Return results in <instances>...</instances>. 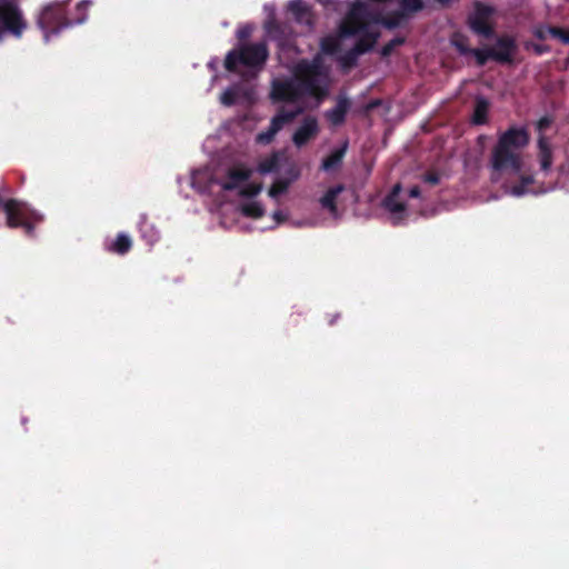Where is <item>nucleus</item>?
<instances>
[{
  "label": "nucleus",
  "instance_id": "obj_1",
  "mask_svg": "<svg viewBox=\"0 0 569 569\" xmlns=\"http://www.w3.org/2000/svg\"><path fill=\"white\" fill-rule=\"evenodd\" d=\"M529 142L527 129L512 126L499 134L491 149L489 162L492 172L519 177L518 182L510 188V193L516 197L523 196L528 187L535 182L532 174L523 172V151Z\"/></svg>",
  "mask_w": 569,
  "mask_h": 569
},
{
  "label": "nucleus",
  "instance_id": "obj_2",
  "mask_svg": "<svg viewBox=\"0 0 569 569\" xmlns=\"http://www.w3.org/2000/svg\"><path fill=\"white\" fill-rule=\"evenodd\" d=\"M292 76L299 83L303 97H312L322 100L328 94L327 72L320 54L312 60L301 59L292 69Z\"/></svg>",
  "mask_w": 569,
  "mask_h": 569
},
{
  "label": "nucleus",
  "instance_id": "obj_3",
  "mask_svg": "<svg viewBox=\"0 0 569 569\" xmlns=\"http://www.w3.org/2000/svg\"><path fill=\"white\" fill-rule=\"evenodd\" d=\"M269 58L266 42L242 43L230 50L224 58V68L236 72L241 64L249 69L261 70Z\"/></svg>",
  "mask_w": 569,
  "mask_h": 569
},
{
  "label": "nucleus",
  "instance_id": "obj_4",
  "mask_svg": "<svg viewBox=\"0 0 569 569\" xmlns=\"http://www.w3.org/2000/svg\"><path fill=\"white\" fill-rule=\"evenodd\" d=\"M28 29V21L18 0H0V42L6 36L20 39Z\"/></svg>",
  "mask_w": 569,
  "mask_h": 569
},
{
  "label": "nucleus",
  "instance_id": "obj_5",
  "mask_svg": "<svg viewBox=\"0 0 569 569\" xmlns=\"http://www.w3.org/2000/svg\"><path fill=\"white\" fill-rule=\"evenodd\" d=\"M68 1L52 2L42 8L37 24L43 31L44 40L48 42L50 34H58L62 29L70 27Z\"/></svg>",
  "mask_w": 569,
  "mask_h": 569
},
{
  "label": "nucleus",
  "instance_id": "obj_6",
  "mask_svg": "<svg viewBox=\"0 0 569 569\" xmlns=\"http://www.w3.org/2000/svg\"><path fill=\"white\" fill-rule=\"evenodd\" d=\"M372 20L371 12L361 0L353 2L339 26V34L342 38L355 37L365 31Z\"/></svg>",
  "mask_w": 569,
  "mask_h": 569
},
{
  "label": "nucleus",
  "instance_id": "obj_7",
  "mask_svg": "<svg viewBox=\"0 0 569 569\" xmlns=\"http://www.w3.org/2000/svg\"><path fill=\"white\" fill-rule=\"evenodd\" d=\"M269 97L273 103H296L303 98L299 83L293 76L292 78L273 79Z\"/></svg>",
  "mask_w": 569,
  "mask_h": 569
},
{
  "label": "nucleus",
  "instance_id": "obj_8",
  "mask_svg": "<svg viewBox=\"0 0 569 569\" xmlns=\"http://www.w3.org/2000/svg\"><path fill=\"white\" fill-rule=\"evenodd\" d=\"M303 112L301 107H297L292 110H286L281 108L278 113L272 117L270 124L267 130L261 131L257 134L256 141L260 144H269L273 141L276 134L282 129L286 123L295 120L299 114Z\"/></svg>",
  "mask_w": 569,
  "mask_h": 569
},
{
  "label": "nucleus",
  "instance_id": "obj_9",
  "mask_svg": "<svg viewBox=\"0 0 569 569\" xmlns=\"http://www.w3.org/2000/svg\"><path fill=\"white\" fill-rule=\"evenodd\" d=\"M492 13V8L481 2L476 3V12L472 17H469L468 23L470 29L486 38L491 39L495 37V29L489 23L488 19Z\"/></svg>",
  "mask_w": 569,
  "mask_h": 569
},
{
  "label": "nucleus",
  "instance_id": "obj_10",
  "mask_svg": "<svg viewBox=\"0 0 569 569\" xmlns=\"http://www.w3.org/2000/svg\"><path fill=\"white\" fill-rule=\"evenodd\" d=\"M491 49L492 60L502 64H510L513 62L518 46L513 37L501 36L497 38L496 47Z\"/></svg>",
  "mask_w": 569,
  "mask_h": 569
},
{
  "label": "nucleus",
  "instance_id": "obj_11",
  "mask_svg": "<svg viewBox=\"0 0 569 569\" xmlns=\"http://www.w3.org/2000/svg\"><path fill=\"white\" fill-rule=\"evenodd\" d=\"M318 133V120L312 116H308L302 120V123L295 131L292 136V142L297 148H302L310 140L315 139Z\"/></svg>",
  "mask_w": 569,
  "mask_h": 569
},
{
  "label": "nucleus",
  "instance_id": "obj_12",
  "mask_svg": "<svg viewBox=\"0 0 569 569\" xmlns=\"http://www.w3.org/2000/svg\"><path fill=\"white\" fill-rule=\"evenodd\" d=\"M351 107L350 100L345 96L337 98L336 104L332 109L326 111L327 120L335 127L341 126L346 121V116Z\"/></svg>",
  "mask_w": 569,
  "mask_h": 569
},
{
  "label": "nucleus",
  "instance_id": "obj_13",
  "mask_svg": "<svg viewBox=\"0 0 569 569\" xmlns=\"http://www.w3.org/2000/svg\"><path fill=\"white\" fill-rule=\"evenodd\" d=\"M251 170L243 167L230 168L227 172V180L221 182V188L226 191L236 190L240 183L249 180Z\"/></svg>",
  "mask_w": 569,
  "mask_h": 569
},
{
  "label": "nucleus",
  "instance_id": "obj_14",
  "mask_svg": "<svg viewBox=\"0 0 569 569\" xmlns=\"http://www.w3.org/2000/svg\"><path fill=\"white\" fill-rule=\"evenodd\" d=\"M538 159L541 170L549 171L552 164V149L545 136H540L538 139Z\"/></svg>",
  "mask_w": 569,
  "mask_h": 569
},
{
  "label": "nucleus",
  "instance_id": "obj_15",
  "mask_svg": "<svg viewBox=\"0 0 569 569\" xmlns=\"http://www.w3.org/2000/svg\"><path fill=\"white\" fill-rule=\"evenodd\" d=\"M348 149V141H345L342 146L333 150L328 157L322 160L321 169L323 171H333L340 168L342 160Z\"/></svg>",
  "mask_w": 569,
  "mask_h": 569
},
{
  "label": "nucleus",
  "instance_id": "obj_16",
  "mask_svg": "<svg viewBox=\"0 0 569 569\" xmlns=\"http://www.w3.org/2000/svg\"><path fill=\"white\" fill-rule=\"evenodd\" d=\"M359 39L355 43L353 48L357 52L360 54L367 53L370 50L373 49L375 44L377 43V40L379 38L378 32H371L368 30V28L365 31H361Z\"/></svg>",
  "mask_w": 569,
  "mask_h": 569
},
{
  "label": "nucleus",
  "instance_id": "obj_17",
  "mask_svg": "<svg viewBox=\"0 0 569 569\" xmlns=\"http://www.w3.org/2000/svg\"><path fill=\"white\" fill-rule=\"evenodd\" d=\"M489 101L485 97H477L472 113V123L481 126L488 122Z\"/></svg>",
  "mask_w": 569,
  "mask_h": 569
},
{
  "label": "nucleus",
  "instance_id": "obj_18",
  "mask_svg": "<svg viewBox=\"0 0 569 569\" xmlns=\"http://www.w3.org/2000/svg\"><path fill=\"white\" fill-rule=\"evenodd\" d=\"M345 190L343 184H337L329 188L326 193L320 198L322 208L329 210L331 213L337 212V198Z\"/></svg>",
  "mask_w": 569,
  "mask_h": 569
},
{
  "label": "nucleus",
  "instance_id": "obj_19",
  "mask_svg": "<svg viewBox=\"0 0 569 569\" xmlns=\"http://www.w3.org/2000/svg\"><path fill=\"white\" fill-rule=\"evenodd\" d=\"M400 190V184H396L392 188V191L383 200V207L391 213H402L406 210L405 202L398 200Z\"/></svg>",
  "mask_w": 569,
  "mask_h": 569
},
{
  "label": "nucleus",
  "instance_id": "obj_20",
  "mask_svg": "<svg viewBox=\"0 0 569 569\" xmlns=\"http://www.w3.org/2000/svg\"><path fill=\"white\" fill-rule=\"evenodd\" d=\"M132 248V240L126 233H118L116 239L107 246V250L112 253L123 256Z\"/></svg>",
  "mask_w": 569,
  "mask_h": 569
},
{
  "label": "nucleus",
  "instance_id": "obj_21",
  "mask_svg": "<svg viewBox=\"0 0 569 569\" xmlns=\"http://www.w3.org/2000/svg\"><path fill=\"white\" fill-rule=\"evenodd\" d=\"M406 19L407 18L405 17L403 11L396 10V11H391L388 14H386L385 17H382L379 20V22L385 28L392 30V29L400 27Z\"/></svg>",
  "mask_w": 569,
  "mask_h": 569
},
{
  "label": "nucleus",
  "instance_id": "obj_22",
  "mask_svg": "<svg viewBox=\"0 0 569 569\" xmlns=\"http://www.w3.org/2000/svg\"><path fill=\"white\" fill-rule=\"evenodd\" d=\"M89 6L90 2L87 0H81L78 2L74 9V13H69L70 26L82 23L87 20Z\"/></svg>",
  "mask_w": 569,
  "mask_h": 569
},
{
  "label": "nucleus",
  "instance_id": "obj_23",
  "mask_svg": "<svg viewBox=\"0 0 569 569\" xmlns=\"http://www.w3.org/2000/svg\"><path fill=\"white\" fill-rule=\"evenodd\" d=\"M280 167V158L277 153L266 158L259 163L258 170L260 173L278 172Z\"/></svg>",
  "mask_w": 569,
  "mask_h": 569
},
{
  "label": "nucleus",
  "instance_id": "obj_24",
  "mask_svg": "<svg viewBox=\"0 0 569 569\" xmlns=\"http://www.w3.org/2000/svg\"><path fill=\"white\" fill-rule=\"evenodd\" d=\"M241 212L246 217L259 219L263 217L264 209L261 203L257 201H250L241 206Z\"/></svg>",
  "mask_w": 569,
  "mask_h": 569
},
{
  "label": "nucleus",
  "instance_id": "obj_25",
  "mask_svg": "<svg viewBox=\"0 0 569 569\" xmlns=\"http://www.w3.org/2000/svg\"><path fill=\"white\" fill-rule=\"evenodd\" d=\"M399 6V11H403L406 18H408L410 13H415L423 9L422 0H400Z\"/></svg>",
  "mask_w": 569,
  "mask_h": 569
},
{
  "label": "nucleus",
  "instance_id": "obj_26",
  "mask_svg": "<svg viewBox=\"0 0 569 569\" xmlns=\"http://www.w3.org/2000/svg\"><path fill=\"white\" fill-rule=\"evenodd\" d=\"M291 184V180H287V179H277L272 184L271 187L269 188V191H268V194L273 198V199H277L279 196L287 192V190L289 189V186Z\"/></svg>",
  "mask_w": 569,
  "mask_h": 569
},
{
  "label": "nucleus",
  "instance_id": "obj_27",
  "mask_svg": "<svg viewBox=\"0 0 569 569\" xmlns=\"http://www.w3.org/2000/svg\"><path fill=\"white\" fill-rule=\"evenodd\" d=\"M361 56L359 52L356 51V49L352 47L348 51H346L339 59L340 64L343 69H351L353 68L357 62L358 58Z\"/></svg>",
  "mask_w": 569,
  "mask_h": 569
},
{
  "label": "nucleus",
  "instance_id": "obj_28",
  "mask_svg": "<svg viewBox=\"0 0 569 569\" xmlns=\"http://www.w3.org/2000/svg\"><path fill=\"white\" fill-rule=\"evenodd\" d=\"M470 54H472L476 58V62L479 67L485 66L489 59H492V49L486 48V49H471Z\"/></svg>",
  "mask_w": 569,
  "mask_h": 569
},
{
  "label": "nucleus",
  "instance_id": "obj_29",
  "mask_svg": "<svg viewBox=\"0 0 569 569\" xmlns=\"http://www.w3.org/2000/svg\"><path fill=\"white\" fill-rule=\"evenodd\" d=\"M321 50L326 54H335L340 50V42L331 37L323 38L320 43Z\"/></svg>",
  "mask_w": 569,
  "mask_h": 569
},
{
  "label": "nucleus",
  "instance_id": "obj_30",
  "mask_svg": "<svg viewBox=\"0 0 569 569\" xmlns=\"http://www.w3.org/2000/svg\"><path fill=\"white\" fill-rule=\"evenodd\" d=\"M406 42V38L405 37H396L393 39H391L389 42H387L382 48H381V56L383 58H387L389 56H391V53L393 52V50L397 48V47H400L402 46L403 43Z\"/></svg>",
  "mask_w": 569,
  "mask_h": 569
},
{
  "label": "nucleus",
  "instance_id": "obj_31",
  "mask_svg": "<svg viewBox=\"0 0 569 569\" xmlns=\"http://www.w3.org/2000/svg\"><path fill=\"white\" fill-rule=\"evenodd\" d=\"M547 31L551 37L561 40V42L569 43V29L565 30L560 27L550 26L547 28Z\"/></svg>",
  "mask_w": 569,
  "mask_h": 569
},
{
  "label": "nucleus",
  "instance_id": "obj_32",
  "mask_svg": "<svg viewBox=\"0 0 569 569\" xmlns=\"http://www.w3.org/2000/svg\"><path fill=\"white\" fill-rule=\"evenodd\" d=\"M262 186L260 183H248L240 190V196L252 198L260 193Z\"/></svg>",
  "mask_w": 569,
  "mask_h": 569
},
{
  "label": "nucleus",
  "instance_id": "obj_33",
  "mask_svg": "<svg viewBox=\"0 0 569 569\" xmlns=\"http://www.w3.org/2000/svg\"><path fill=\"white\" fill-rule=\"evenodd\" d=\"M220 101L224 106H233L237 101V92L233 89H227L220 97Z\"/></svg>",
  "mask_w": 569,
  "mask_h": 569
},
{
  "label": "nucleus",
  "instance_id": "obj_34",
  "mask_svg": "<svg viewBox=\"0 0 569 569\" xmlns=\"http://www.w3.org/2000/svg\"><path fill=\"white\" fill-rule=\"evenodd\" d=\"M453 46L463 56L470 54L472 49L468 47L466 40H453Z\"/></svg>",
  "mask_w": 569,
  "mask_h": 569
},
{
  "label": "nucleus",
  "instance_id": "obj_35",
  "mask_svg": "<svg viewBox=\"0 0 569 569\" xmlns=\"http://www.w3.org/2000/svg\"><path fill=\"white\" fill-rule=\"evenodd\" d=\"M423 181L429 183V184L436 186V184H438L440 182V176L436 171H428L423 176Z\"/></svg>",
  "mask_w": 569,
  "mask_h": 569
},
{
  "label": "nucleus",
  "instance_id": "obj_36",
  "mask_svg": "<svg viewBox=\"0 0 569 569\" xmlns=\"http://www.w3.org/2000/svg\"><path fill=\"white\" fill-rule=\"evenodd\" d=\"M552 123V119L548 116H545L542 118L539 119V121L537 122V129L539 131H543L546 129H548Z\"/></svg>",
  "mask_w": 569,
  "mask_h": 569
},
{
  "label": "nucleus",
  "instance_id": "obj_37",
  "mask_svg": "<svg viewBox=\"0 0 569 569\" xmlns=\"http://www.w3.org/2000/svg\"><path fill=\"white\" fill-rule=\"evenodd\" d=\"M531 48H532L533 52L538 56H541V54L550 51V47L547 44L532 43Z\"/></svg>",
  "mask_w": 569,
  "mask_h": 569
},
{
  "label": "nucleus",
  "instance_id": "obj_38",
  "mask_svg": "<svg viewBox=\"0 0 569 569\" xmlns=\"http://www.w3.org/2000/svg\"><path fill=\"white\" fill-rule=\"evenodd\" d=\"M268 31L272 37L278 38L282 33V27L276 22L270 23V26L268 27Z\"/></svg>",
  "mask_w": 569,
  "mask_h": 569
},
{
  "label": "nucleus",
  "instance_id": "obj_39",
  "mask_svg": "<svg viewBox=\"0 0 569 569\" xmlns=\"http://www.w3.org/2000/svg\"><path fill=\"white\" fill-rule=\"evenodd\" d=\"M547 28L548 27H539V28H536V30L533 31V36L539 39V40H546L549 34V32L547 31Z\"/></svg>",
  "mask_w": 569,
  "mask_h": 569
},
{
  "label": "nucleus",
  "instance_id": "obj_40",
  "mask_svg": "<svg viewBox=\"0 0 569 569\" xmlns=\"http://www.w3.org/2000/svg\"><path fill=\"white\" fill-rule=\"evenodd\" d=\"M251 33V29L248 27L238 30L237 36L239 40H246Z\"/></svg>",
  "mask_w": 569,
  "mask_h": 569
},
{
  "label": "nucleus",
  "instance_id": "obj_41",
  "mask_svg": "<svg viewBox=\"0 0 569 569\" xmlns=\"http://www.w3.org/2000/svg\"><path fill=\"white\" fill-rule=\"evenodd\" d=\"M288 173H289L290 178H288L287 180H291V182H292L293 180H296L299 177L300 171L295 164H292L289 168Z\"/></svg>",
  "mask_w": 569,
  "mask_h": 569
},
{
  "label": "nucleus",
  "instance_id": "obj_42",
  "mask_svg": "<svg viewBox=\"0 0 569 569\" xmlns=\"http://www.w3.org/2000/svg\"><path fill=\"white\" fill-rule=\"evenodd\" d=\"M420 194H421V190L418 186H413L412 188H410V190H409L410 198H418V197H420Z\"/></svg>",
  "mask_w": 569,
  "mask_h": 569
},
{
  "label": "nucleus",
  "instance_id": "obj_43",
  "mask_svg": "<svg viewBox=\"0 0 569 569\" xmlns=\"http://www.w3.org/2000/svg\"><path fill=\"white\" fill-rule=\"evenodd\" d=\"M273 219H274L278 223H280V222H283V221L287 219V217H286V214H283V212H282V211L278 210V211H274V212H273Z\"/></svg>",
  "mask_w": 569,
  "mask_h": 569
},
{
  "label": "nucleus",
  "instance_id": "obj_44",
  "mask_svg": "<svg viewBox=\"0 0 569 569\" xmlns=\"http://www.w3.org/2000/svg\"><path fill=\"white\" fill-rule=\"evenodd\" d=\"M297 6H298V3L292 2V3H291V10H292V11H296V7H297Z\"/></svg>",
  "mask_w": 569,
  "mask_h": 569
},
{
  "label": "nucleus",
  "instance_id": "obj_45",
  "mask_svg": "<svg viewBox=\"0 0 569 569\" xmlns=\"http://www.w3.org/2000/svg\"><path fill=\"white\" fill-rule=\"evenodd\" d=\"M438 1L441 2V3H448L449 2V0H438Z\"/></svg>",
  "mask_w": 569,
  "mask_h": 569
}]
</instances>
